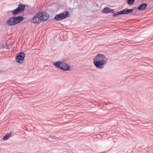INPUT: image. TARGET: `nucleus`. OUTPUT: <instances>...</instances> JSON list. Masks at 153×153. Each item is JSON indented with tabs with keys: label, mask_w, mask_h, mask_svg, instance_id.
I'll list each match as a JSON object with an SVG mask.
<instances>
[{
	"label": "nucleus",
	"mask_w": 153,
	"mask_h": 153,
	"mask_svg": "<svg viewBox=\"0 0 153 153\" xmlns=\"http://www.w3.org/2000/svg\"><path fill=\"white\" fill-rule=\"evenodd\" d=\"M107 60L108 59L104 55L98 54L94 58V63L97 68L102 69L106 64Z\"/></svg>",
	"instance_id": "nucleus-1"
},
{
	"label": "nucleus",
	"mask_w": 153,
	"mask_h": 153,
	"mask_svg": "<svg viewBox=\"0 0 153 153\" xmlns=\"http://www.w3.org/2000/svg\"><path fill=\"white\" fill-rule=\"evenodd\" d=\"M133 10V9H125L124 10L118 12L119 15L127 14L132 13Z\"/></svg>",
	"instance_id": "nucleus-8"
},
{
	"label": "nucleus",
	"mask_w": 153,
	"mask_h": 153,
	"mask_svg": "<svg viewBox=\"0 0 153 153\" xmlns=\"http://www.w3.org/2000/svg\"><path fill=\"white\" fill-rule=\"evenodd\" d=\"M135 0H127V2L129 4L131 5L134 3Z\"/></svg>",
	"instance_id": "nucleus-14"
},
{
	"label": "nucleus",
	"mask_w": 153,
	"mask_h": 153,
	"mask_svg": "<svg viewBox=\"0 0 153 153\" xmlns=\"http://www.w3.org/2000/svg\"><path fill=\"white\" fill-rule=\"evenodd\" d=\"M40 17V15H39L38 13L35 14L31 20V22L34 24H38L41 22L42 21Z\"/></svg>",
	"instance_id": "nucleus-6"
},
{
	"label": "nucleus",
	"mask_w": 153,
	"mask_h": 153,
	"mask_svg": "<svg viewBox=\"0 0 153 153\" xmlns=\"http://www.w3.org/2000/svg\"><path fill=\"white\" fill-rule=\"evenodd\" d=\"M39 15H40V18L42 21H44L47 20L49 17V15L48 13L45 12H39Z\"/></svg>",
	"instance_id": "nucleus-7"
},
{
	"label": "nucleus",
	"mask_w": 153,
	"mask_h": 153,
	"mask_svg": "<svg viewBox=\"0 0 153 153\" xmlns=\"http://www.w3.org/2000/svg\"><path fill=\"white\" fill-rule=\"evenodd\" d=\"M118 15H119V13H118V12L114 14H113V16H118Z\"/></svg>",
	"instance_id": "nucleus-15"
},
{
	"label": "nucleus",
	"mask_w": 153,
	"mask_h": 153,
	"mask_svg": "<svg viewBox=\"0 0 153 153\" xmlns=\"http://www.w3.org/2000/svg\"><path fill=\"white\" fill-rule=\"evenodd\" d=\"M20 12L19 11V9L17 8L13 12V14L15 16L17 13H19Z\"/></svg>",
	"instance_id": "nucleus-13"
},
{
	"label": "nucleus",
	"mask_w": 153,
	"mask_h": 153,
	"mask_svg": "<svg viewBox=\"0 0 153 153\" xmlns=\"http://www.w3.org/2000/svg\"><path fill=\"white\" fill-rule=\"evenodd\" d=\"M25 56V53L22 52H21L17 54L16 60L19 63L22 64L23 62Z\"/></svg>",
	"instance_id": "nucleus-5"
},
{
	"label": "nucleus",
	"mask_w": 153,
	"mask_h": 153,
	"mask_svg": "<svg viewBox=\"0 0 153 153\" xmlns=\"http://www.w3.org/2000/svg\"><path fill=\"white\" fill-rule=\"evenodd\" d=\"M112 10L113 11V10L110 9L108 8H105L102 10V12L104 13H108L111 12Z\"/></svg>",
	"instance_id": "nucleus-10"
},
{
	"label": "nucleus",
	"mask_w": 153,
	"mask_h": 153,
	"mask_svg": "<svg viewBox=\"0 0 153 153\" xmlns=\"http://www.w3.org/2000/svg\"><path fill=\"white\" fill-rule=\"evenodd\" d=\"M24 19L22 16L13 17L10 18L7 21V24L9 26H13L19 23Z\"/></svg>",
	"instance_id": "nucleus-2"
},
{
	"label": "nucleus",
	"mask_w": 153,
	"mask_h": 153,
	"mask_svg": "<svg viewBox=\"0 0 153 153\" xmlns=\"http://www.w3.org/2000/svg\"><path fill=\"white\" fill-rule=\"evenodd\" d=\"M17 8L19 9V11L21 12L24 10L25 8V6L22 4H19Z\"/></svg>",
	"instance_id": "nucleus-11"
},
{
	"label": "nucleus",
	"mask_w": 153,
	"mask_h": 153,
	"mask_svg": "<svg viewBox=\"0 0 153 153\" xmlns=\"http://www.w3.org/2000/svg\"><path fill=\"white\" fill-rule=\"evenodd\" d=\"M147 5L146 3H143L140 5L138 7V10H142L145 9L147 7Z\"/></svg>",
	"instance_id": "nucleus-9"
},
{
	"label": "nucleus",
	"mask_w": 153,
	"mask_h": 153,
	"mask_svg": "<svg viewBox=\"0 0 153 153\" xmlns=\"http://www.w3.org/2000/svg\"><path fill=\"white\" fill-rule=\"evenodd\" d=\"M11 133H10L9 134H8L6 135H5L3 138V139L4 140H7L11 136Z\"/></svg>",
	"instance_id": "nucleus-12"
},
{
	"label": "nucleus",
	"mask_w": 153,
	"mask_h": 153,
	"mask_svg": "<svg viewBox=\"0 0 153 153\" xmlns=\"http://www.w3.org/2000/svg\"><path fill=\"white\" fill-rule=\"evenodd\" d=\"M68 15L69 12L68 11H65L56 15L54 18L56 20L60 21L68 16Z\"/></svg>",
	"instance_id": "nucleus-4"
},
{
	"label": "nucleus",
	"mask_w": 153,
	"mask_h": 153,
	"mask_svg": "<svg viewBox=\"0 0 153 153\" xmlns=\"http://www.w3.org/2000/svg\"><path fill=\"white\" fill-rule=\"evenodd\" d=\"M53 65L57 68L64 71H68L70 69V67L68 65L60 61L55 62L53 63Z\"/></svg>",
	"instance_id": "nucleus-3"
}]
</instances>
